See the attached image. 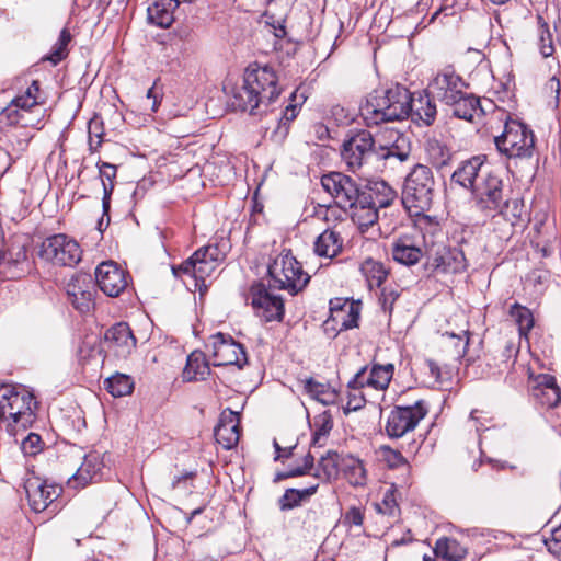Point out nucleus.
Returning <instances> with one entry per match:
<instances>
[{
    "label": "nucleus",
    "instance_id": "27",
    "mask_svg": "<svg viewBox=\"0 0 561 561\" xmlns=\"http://www.w3.org/2000/svg\"><path fill=\"white\" fill-rule=\"evenodd\" d=\"M105 340L122 357L128 356L136 348V337L126 322L111 327L105 333Z\"/></svg>",
    "mask_w": 561,
    "mask_h": 561
},
{
    "label": "nucleus",
    "instance_id": "19",
    "mask_svg": "<svg viewBox=\"0 0 561 561\" xmlns=\"http://www.w3.org/2000/svg\"><path fill=\"white\" fill-rule=\"evenodd\" d=\"M95 283L110 297H117L126 288V273L116 263L102 262L95 270Z\"/></svg>",
    "mask_w": 561,
    "mask_h": 561
},
{
    "label": "nucleus",
    "instance_id": "18",
    "mask_svg": "<svg viewBox=\"0 0 561 561\" xmlns=\"http://www.w3.org/2000/svg\"><path fill=\"white\" fill-rule=\"evenodd\" d=\"M66 291L72 306L85 313L94 305L95 283L89 274H76L67 283Z\"/></svg>",
    "mask_w": 561,
    "mask_h": 561
},
{
    "label": "nucleus",
    "instance_id": "31",
    "mask_svg": "<svg viewBox=\"0 0 561 561\" xmlns=\"http://www.w3.org/2000/svg\"><path fill=\"white\" fill-rule=\"evenodd\" d=\"M176 0H157L148 7V20L161 28H168L175 20Z\"/></svg>",
    "mask_w": 561,
    "mask_h": 561
},
{
    "label": "nucleus",
    "instance_id": "26",
    "mask_svg": "<svg viewBox=\"0 0 561 561\" xmlns=\"http://www.w3.org/2000/svg\"><path fill=\"white\" fill-rule=\"evenodd\" d=\"M306 100L307 98L302 93L299 94L298 90H295L290 94L289 102L283 110L282 115L278 118L277 125L272 133V138L275 141L280 142L287 137L290 124L298 116L301 106L306 102Z\"/></svg>",
    "mask_w": 561,
    "mask_h": 561
},
{
    "label": "nucleus",
    "instance_id": "8",
    "mask_svg": "<svg viewBox=\"0 0 561 561\" xmlns=\"http://www.w3.org/2000/svg\"><path fill=\"white\" fill-rule=\"evenodd\" d=\"M472 194L477 207L488 216H508L510 198L504 194V184L499 175L490 171L485 173L477 182Z\"/></svg>",
    "mask_w": 561,
    "mask_h": 561
},
{
    "label": "nucleus",
    "instance_id": "32",
    "mask_svg": "<svg viewBox=\"0 0 561 561\" xmlns=\"http://www.w3.org/2000/svg\"><path fill=\"white\" fill-rule=\"evenodd\" d=\"M456 98L454 103H448L447 106L451 107V113L455 117L473 122L476 116H480L483 110L480 105V99L466 91Z\"/></svg>",
    "mask_w": 561,
    "mask_h": 561
},
{
    "label": "nucleus",
    "instance_id": "13",
    "mask_svg": "<svg viewBox=\"0 0 561 561\" xmlns=\"http://www.w3.org/2000/svg\"><path fill=\"white\" fill-rule=\"evenodd\" d=\"M206 348L213 357L214 366L236 365L242 368L248 363L244 347L229 334H213L206 343Z\"/></svg>",
    "mask_w": 561,
    "mask_h": 561
},
{
    "label": "nucleus",
    "instance_id": "14",
    "mask_svg": "<svg viewBox=\"0 0 561 561\" xmlns=\"http://www.w3.org/2000/svg\"><path fill=\"white\" fill-rule=\"evenodd\" d=\"M250 305L254 314L264 322L282 321L284 318V301L280 296L274 295L262 283L250 288Z\"/></svg>",
    "mask_w": 561,
    "mask_h": 561
},
{
    "label": "nucleus",
    "instance_id": "43",
    "mask_svg": "<svg viewBox=\"0 0 561 561\" xmlns=\"http://www.w3.org/2000/svg\"><path fill=\"white\" fill-rule=\"evenodd\" d=\"M313 433L311 439V447H323L327 444L329 434L333 427L332 417L329 413L324 412L313 420Z\"/></svg>",
    "mask_w": 561,
    "mask_h": 561
},
{
    "label": "nucleus",
    "instance_id": "63",
    "mask_svg": "<svg viewBox=\"0 0 561 561\" xmlns=\"http://www.w3.org/2000/svg\"><path fill=\"white\" fill-rule=\"evenodd\" d=\"M308 472L309 471L307 469H305L304 466L297 467V468H293V469L288 470V474H289L290 478L305 476Z\"/></svg>",
    "mask_w": 561,
    "mask_h": 561
},
{
    "label": "nucleus",
    "instance_id": "35",
    "mask_svg": "<svg viewBox=\"0 0 561 561\" xmlns=\"http://www.w3.org/2000/svg\"><path fill=\"white\" fill-rule=\"evenodd\" d=\"M341 470L350 484L363 486L367 482V473L364 463L358 458L347 455L341 459Z\"/></svg>",
    "mask_w": 561,
    "mask_h": 561
},
{
    "label": "nucleus",
    "instance_id": "28",
    "mask_svg": "<svg viewBox=\"0 0 561 561\" xmlns=\"http://www.w3.org/2000/svg\"><path fill=\"white\" fill-rule=\"evenodd\" d=\"M396 197V191L388 183L374 181L362 187L359 203L375 205L377 208H386L391 205Z\"/></svg>",
    "mask_w": 561,
    "mask_h": 561
},
{
    "label": "nucleus",
    "instance_id": "25",
    "mask_svg": "<svg viewBox=\"0 0 561 561\" xmlns=\"http://www.w3.org/2000/svg\"><path fill=\"white\" fill-rule=\"evenodd\" d=\"M434 271L443 274H458L467 268V260L460 248H442L432 260Z\"/></svg>",
    "mask_w": 561,
    "mask_h": 561
},
{
    "label": "nucleus",
    "instance_id": "59",
    "mask_svg": "<svg viewBox=\"0 0 561 561\" xmlns=\"http://www.w3.org/2000/svg\"><path fill=\"white\" fill-rule=\"evenodd\" d=\"M353 391H354V393L350 392V396H348L347 409L356 411L365 404L366 400L362 392H359V394H357L355 390H353Z\"/></svg>",
    "mask_w": 561,
    "mask_h": 561
},
{
    "label": "nucleus",
    "instance_id": "21",
    "mask_svg": "<svg viewBox=\"0 0 561 561\" xmlns=\"http://www.w3.org/2000/svg\"><path fill=\"white\" fill-rule=\"evenodd\" d=\"M392 259L402 265L412 266L423 257L422 242L414 236L402 234L391 244Z\"/></svg>",
    "mask_w": 561,
    "mask_h": 561
},
{
    "label": "nucleus",
    "instance_id": "22",
    "mask_svg": "<svg viewBox=\"0 0 561 561\" xmlns=\"http://www.w3.org/2000/svg\"><path fill=\"white\" fill-rule=\"evenodd\" d=\"M484 156H474L462 161L451 174V181L463 188H476L477 182L489 171L484 167Z\"/></svg>",
    "mask_w": 561,
    "mask_h": 561
},
{
    "label": "nucleus",
    "instance_id": "11",
    "mask_svg": "<svg viewBox=\"0 0 561 561\" xmlns=\"http://www.w3.org/2000/svg\"><path fill=\"white\" fill-rule=\"evenodd\" d=\"M80 244L64 233L46 238L39 250V256L61 266H75L81 261Z\"/></svg>",
    "mask_w": 561,
    "mask_h": 561
},
{
    "label": "nucleus",
    "instance_id": "1",
    "mask_svg": "<svg viewBox=\"0 0 561 561\" xmlns=\"http://www.w3.org/2000/svg\"><path fill=\"white\" fill-rule=\"evenodd\" d=\"M435 99L430 92L413 98L401 84H394L385 91H374L360 106V115L368 126L410 117L419 125L431 126L437 115Z\"/></svg>",
    "mask_w": 561,
    "mask_h": 561
},
{
    "label": "nucleus",
    "instance_id": "36",
    "mask_svg": "<svg viewBox=\"0 0 561 561\" xmlns=\"http://www.w3.org/2000/svg\"><path fill=\"white\" fill-rule=\"evenodd\" d=\"M210 368L202 352H193L188 355L183 370V378L186 381L205 379Z\"/></svg>",
    "mask_w": 561,
    "mask_h": 561
},
{
    "label": "nucleus",
    "instance_id": "40",
    "mask_svg": "<svg viewBox=\"0 0 561 561\" xmlns=\"http://www.w3.org/2000/svg\"><path fill=\"white\" fill-rule=\"evenodd\" d=\"M508 316L513 319L518 328L520 336L527 337L530 330L534 328L535 319L531 310L518 302L511 305Z\"/></svg>",
    "mask_w": 561,
    "mask_h": 561
},
{
    "label": "nucleus",
    "instance_id": "15",
    "mask_svg": "<svg viewBox=\"0 0 561 561\" xmlns=\"http://www.w3.org/2000/svg\"><path fill=\"white\" fill-rule=\"evenodd\" d=\"M376 153L375 140L368 130H358L344 140L341 157L352 171L358 170Z\"/></svg>",
    "mask_w": 561,
    "mask_h": 561
},
{
    "label": "nucleus",
    "instance_id": "20",
    "mask_svg": "<svg viewBox=\"0 0 561 561\" xmlns=\"http://www.w3.org/2000/svg\"><path fill=\"white\" fill-rule=\"evenodd\" d=\"M24 489L31 508L41 513L51 504L61 492L56 484H48L39 478H31L25 481Z\"/></svg>",
    "mask_w": 561,
    "mask_h": 561
},
{
    "label": "nucleus",
    "instance_id": "17",
    "mask_svg": "<svg viewBox=\"0 0 561 561\" xmlns=\"http://www.w3.org/2000/svg\"><path fill=\"white\" fill-rule=\"evenodd\" d=\"M394 366L392 364L373 365L368 370L365 366L360 368L355 376L348 381L351 390L359 391L364 387L376 390H386L393 377Z\"/></svg>",
    "mask_w": 561,
    "mask_h": 561
},
{
    "label": "nucleus",
    "instance_id": "30",
    "mask_svg": "<svg viewBox=\"0 0 561 561\" xmlns=\"http://www.w3.org/2000/svg\"><path fill=\"white\" fill-rule=\"evenodd\" d=\"M332 319L340 322V330H350L358 327L359 306L347 299L335 298L330 300Z\"/></svg>",
    "mask_w": 561,
    "mask_h": 561
},
{
    "label": "nucleus",
    "instance_id": "56",
    "mask_svg": "<svg viewBox=\"0 0 561 561\" xmlns=\"http://www.w3.org/2000/svg\"><path fill=\"white\" fill-rule=\"evenodd\" d=\"M343 523L347 526H362L364 523V513L360 508L353 506L344 515Z\"/></svg>",
    "mask_w": 561,
    "mask_h": 561
},
{
    "label": "nucleus",
    "instance_id": "34",
    "mask_svg": "<svg viewBox=\"0 0 561 561\" xmlns=\"http://www.w3.org/2000/svg\"><path fill=\"white\" fill-rule=\"evenodd\" d=\"M343 247V239L333 229H325L314 241V252L319 256L332 259L336 256Z\"/></svg>",
    "mask_w": 561,
    "mask_h": 561
},
{
    "label": "nucleus",
    "instance_id": "24",
    "mask_svg": "<svg viewBox=\"0 0 561 561\" xmlns=\"http://www.w3.org/2000/svg\"><path fill=\"white\" fill-rule=\"evenodd\" d=\"M531 397L541 408L551 409L561 402V389L553 376L539 375L536 385L531 388Z\"/></svg>",
    "mask_w": 561,
    "mask_h": 561
},
{
    "label": "nucleus",
    "instance_id": "60",
    "mask_svg": "<svg viewBox=\"0 0 561 561\" xmlns=\"http://www.w3.org/2000/svg\"><path fill=\"white\" fill-rule=\"evenodd\" d=\"M273 446L276 451L275 460H279L280 458H289L293 455V450L295 446L282 448L280 445L274 439Z\"/></svg>",
    "mask_w": 561,
    "mask_h": 561
},
{
    "label": "nucleus",
    "instance_id": "42",
    "mask_svg": "<svg viewBox=\"0 0 561 561\" xmlns=\"http://www.w3.org/2000/svg\"><path fill=\"white\" fill-rule=\"evenodd\" d=\"M305 390L323 405L334 404L337 400V392L329 385L316 381L309 378L305 381Z\"/></svg>",
    "mask_w": 561,
    "mask_h": 561
},
{
    "label": "nucleus",
    "instance_id": "38",
    "mask_svg": "<svg viewBox=\"0 0 561 561\" xmlns=\"http://www.w3.org/2000/svg\"><path fill=\"white\" fill-rule=\"evenodd\" d=\"M378 209L375 205H365L356 203V206L348 208L354 224L358 226L362 232L374 226L378 220Z\"/></svg>",
    "mask_w": 561,
    "mask_h": 561
},
{
    "label": "nucleus",
    "instance_id": "33",
    "mask_svg": "<svg viewBox=\"0 0 561 561\" xmlns=\"http://www.w3.org/2000/svg\"><path fill=\"white\" fill-rule=\"evenodd\" d=\"M104 462L102 456L98 451H91L85 455L81 466L73 474L75 481H79L82 485L89 482L98 481L102 476Z\"/></svg>",
    "mask_w": 561,
    "mask_h": 561
},
{
    "label": "nucleus",
    "instance_id": "29",
    "mask_svg": "<svg viewBox=\"0 0 561 561\" xmlns=\"http://www.w3.org/2000/svg\"><path fill=\"white\" fill-rule=\"evenodd\" d=\"M388 139L389 142L380 145L376 154L385 160L394 158L400 162L407 161L411 154L409 138L398 130H389Z\"/></svg>",
    "mask_w": 561,
    "mask_h": 561
},
{
    "label": "nucleus",
    "instance_id": "44",
    "mask_svg": "<svg viewBox=\"0 0 561 561\" xmlns=\"http://www.w3.org/2000/svg\"><path fill=\"white\" fill-rule=\"evenodd\" d=\"M360 270L366 277L370 288L374 286L380 287L388 276V270L386 266L373 259H367L363 262Z\"/></svg>",
    "mask_w": 561,
    "mask_h": 561
},
{
    "label": "nucleus",
    "instance_id": "6",
    "mask_svg": "<svg viewBox=\"0 0 561 561\" xmlns=\"http://www.w3.org/2000/svg\"><path fill=\"white\" fill-rule=\"evenodd\" d=\"M267 273L273 287L287 290L290 295H297L310 280L290 250H283L268 265Z\"/></svg>",
    "mask_w": 561,
    "mask_h": 561
},
{
    "label": "nucleus",
    "instance_id": "39",
    "mask_svg": "<svg viewBox=\"0 0 561 561\" xmlns=\"http://www.w3.org/2000/svg\"><path fill=\"white\" fill-rule=\"evenodd\" d=\"M425 153L427 160L437 169H440L451 160L450 149L440 140L430 138L425 144Z\"/></svg>",
    "mask_w": 561,
    "mask_h": 561
},
{
    "label": "nucleus",
    "instance_id": "54",
    "mask_svg": "<svg viewBox=\"0 0 561 561\" xmlns=\"http://www.w3.org/2000/svg\"><path fill=\"white\" fill-rule=\"evenodd\" d=\"M96 165L99 168V175L102 181L103 191H105V185L106 186L108 184L114 185V180L116 178L117 168H116V165H114L112 163L101 162V161H99L96 163Z\"/></svg>",
    "mask_w": 561,
    "mask_h": 561
},
{
    "label": "nucleus",
    "instance_id": "4",
    "mask_svg": "<svg viewBox=\"0 0 561 561\" xmlns=\"http://www.w3.org/2000/svg\"><path fill=\"white\" fill-rule=\"evenodd\" d=\"M37 401L22 385H0V417L27 428L36 419Z\"/></svg>",
    "mask_w": 561,
    "mask_h": 561
},
{
    "label": "nucleus",
    "instance_id": "52",
    "mask_svg": "<svg viewBox=\"0 0 561 561\" xmlns=\"http://www.w3.org/2000/svg\"><path fill=\"white\" fill-rule=\"evenodd\" d=\"M380 455L389 468H398L408 463L399 450L392 449L389 446H381Z\"/></svg>",
    "mask_w": 561,
    "mask_h": 561
},
{
    "label": "nucleus",
    "instance_id": "7",
    "mask_svg": "<svg viewBox=\"0 0 561 561\" xmlns=\"http://www.w3.org/2000/svg\"><path fill=\"white\" fill-rule=\"evenodd\" d=\"M497 150L507 158L529 159L535 152L534 131L523 122L508 118L504 130L494 138Z\"/></svg>",
    "mask_w": 561,
    "mask_h": 561
},
{
    "label": "nucleus",
    "instance_id": "3",
    "mask_svg": "<svg viewBox=\"0 0 561 561\" xmlns=\"http://www.w3.org/2000/svg\"><path fill=\"white\" fill-rule=\"evenodd\" d=\"M435 179L432 170L424 164H416L404 180L402 204L412 216H420L430 210L435 196Z\"/></svg>",
    "mask_w": 561,
    "mask_h": 561
},
{
    "label": "nucleus",
    "instance_id": "57",
    "mask_svg": "<svg viewBox=\"0 0 561 561\" xmlns=\"http://www.w3.org/2000/svg\"><path fill=\"white\" fill-rule=\"evenodd\" d=\"M4 260H8V262L12 263H20L22 261L26 260V249L24 245H18L16 247V253L13 254V252L10 250L8 253H0V263Z\"/></svg>",
    "mask_w": 561,
    "mask_h": 561
},
{
    "label": "nucleus",
    "instance_id": "53",
    "mask_svg": "<svg viewBox=\"0 0 561 561\" xmlns=\"http://www.w3.org/2000/svg\"><path fill=\"white\" fill-rule=\"evenodd\" d=\"M42 438L38 434L30 433L21 443V450L25 456H35L42 450Z\"/></svg>",
    "mask_w": 561,
    "mask_h": 561
},
{
    "label": "nucleus",
    "instance_id": "50",
    "mask_svg": "<svg viewBox=\"0 0 561 561\" xmlns=\"http://www.w3.org/2000/svg\"><path fill=\"white\" fill-rule=\"evenodd\" d=\"M378 513L396 518L399 514V505L396 501L393 491H387L381 502L376 503Z\"/></svg>",
    "mask_w": 561,
    "mask_h": 561
},
{
    "label": "nucleus",
    "instance_id": "23",
    "mask_svg": "<svg viewBox=\"0 0 561 561\" xmlns=\"http://www.w3.org/2000/svg\"><path fill=\"white\" fill-rule=\"evenodd\" d=\"M214 435L216 442L225 449H231L237 446L240 438L239 414L230 409L222 411Z\"/></svg>",
    "mask_w": 561,
    "mask_h": 561
},
{
    "label": "nucleus",
    "instance_id": "49",
    "mask_svg": "<svg viewBox=\"0 0 561 561\" xmlns=\"http://www.w3.org/2000/svg\"><path fill=\"white\" fill-rule=\"evenodd\" d=\"M71 41V34L67 28H62L58 41L53 46L50 54L47 56V60L57 65L68 55L67 46Z\"/></svg>",
    "mask_w": 561,
    "mask_h": 561
},
{
    "label": "nucleus",
    "instance_id": "10",
    "mask_svg": "<svg viewBox=\"0 0 561 561\" xmlns=\"http://www.w3.org/2000/svg\"><path fill=\"white\" fill-rule=\"evenodd\" d=\"M321 185L334 199L335 205L344 211L356 206L362 198V186L356 180L342 172H330L322 175Z\"/></svg>",
    "mask_w": 561,
    "mask_h": 561
},
{
    "label": "nucleus",
    "instance_id": "9",
    "mask_svg": "<svg viewBox=\"0 0 561 561\" xmlns=\"http://www.w3.org/2000/svg\"><path fill=\"white\" fill-rule=\"evenodd\" d=\"M225 260V254L218 245L209 244L199 248L194 254L179 266H173L175 276L180 273L194 277L196 286H205V280L211 277L220 263Z\"/></svg>",
    "mask_w": 561,
    "mask_h": 561
},
{
    "label": "nucleus",
    "instance_id": "16",
    "mask_svg": "<svg viewBox=\"0 0 561 561\" xmlns=\"http://www.w3.org/2000/svg\"><path fill=\"white\" fill-rule=\"evenodd\" d=\"M467 89L465 80L456 73L451 67H446L432 79L427 91L433 99L447 105L454 103L456 98H460Z\"/></svg>",
    "mask_w": 561,
    "mask_h": 561
},
{
    "label": "nucleus",
    "instance_id": "64",
    "mask_svg": "<svg viewBox=\"0 0 561 561\" xmlns=\"http://www.w3.org/2000/svg\"><path fill=\"white\" fill-rule=\"evenodd\" d=\"M313 465H314V457L311 453H308L305 457H304V467L305 469H307L308 471H310L312 468H313Z\"/></svg>",
    "mask_w": 561,
    "mask_h": 561
},
{
    "label": "nucleus",
    "instance_id": "45",
    "mask_svg": "<svg viewBox=\"0 0 561 561\" xmlns=\"http://www.w3.org/2000/svg\"><path fill=\"white\" fill-rule=\"evenodd\" d=\"M106 390L115 398L128 396L134 390L131 377L124 374H115L105 380Z\"/></svg>",
    "mask_w": 561,
    "mask_h": 561
},
{
    "label": "nucleus",
    "instance_id": "2",
    "mask_svg": "<svg viewBox=\"0 0 561 561\" xmlns=\"http://www.w3.org/2000/svg\"><path fill=\"white\" fill-rule=\"evenodd\" d=\"M280 92L278 77L272 67L250 65L245 69L242 85L233 90L231 104L250 115L261 116L270 111L268 107Z\"/></svg>",
    "mask_w": 561,
    "mask_h": 561
},
{
    "label": "nucleus",
    "instance_id": "55",
    "mask_svg": "<svg viewBox=\"0 0 561 561\" xmlns=\"http://www.w3.org/2000/svg\"><path fill=\"white\" fill-rule=\"evenodd\" d=\"M444 336L449 337L455 341L454 346L456 350V354L461 356L466 353L467 347L469 345V331L462 330L459 334L446 332Z\"/></svg>",
    "mask_w": 561,
    "mask_h": 561
},
{
    "label": "nucleus",
    "instance_id": "62",
    "mask_svg": "<svg viewBox=\"0 0 561 561\" xmlns=\"http://www.w3.org/2000/svg\"><path fill=\"white\" fill-rule=\"evenodd\" d=\"M147 99L148 100H152V104H151V111L152 112H157L158 111V107H159V104H160V99H159V94L156 92V88L154 85L151 87L148 92H147Z\"/></svg>",
    "mask_w": 561,
    "mask_h": 561
},
{
    "label": "nucleus",
    "instance_id": "61",
    "mask_svg": "<svg viewBox=\"0 0 561 561\" xmlns=\"http://www.w3.org/2000/svg\"><path fill=\"white\" fill-rule=\"evenodd\" d=\"M113 190H114V185L108 184L107 186L105 185V191H103L102 208H103L104 215H107V213L110 210L111 195L113 193Z\"/></svg>",
    "mask_w": 561,
    "mask_h": 561
},
{
    "label": "nucleus",
    "instance_id": "12",
    "mask_svg": "<svg viewBox=\"0 0 561 561\" xmlns=\"http://www.w3.org/2000/svg\"><path fill=\"white\" fill-rule=\"evenodd\" d=\"M427 414L423 400L412 405H396L389 413L386 422V433L390 438H401L413 431Z\"/></svg>",
    "mask_w": 561,
    "mask_h": 561
},
{
    "label": "nucleus",
    "instance_id": "46",
    "mask_svg": "<svg viewBox=\"0 0 561 561\" xmlns=\"http://www.w3.org/2000/svg\"><path fill=\"white\" fill-rule=\"evenodd\" d=\"M339 466H341V462H339L337 453L329 450L324 456H321L319 460L318 467L320 473H318L317 477L329 481L336 477Z\"/></svg>",
    "mask_w": 561,
    "mask_h": 561
},
{
    "label": "nucleus",
    "instance_id": "58",
    "mask_svg": "<svg viewBox=\"0 0 561 561\" xmlns=\"http://www.w3.org/2000/svg\"><path fill=\"white\" fill-rule=\"evenodd\" d=\"M522 208L523 205L518 199H510V207H508V216L505 217L507 220L512 221V225H515V222L520 218L522 216Z\"/></svg>",
    "mask_w": 561,
    "mask_h": 561
},
{
    "label": "nucleus",
    "instance_id": "41",
    "mask_svg": "<svg viewBox=\"0 0 561 561\" xmlns=\"http://www.w3.org/2000/svg\"><path fill=\"white\" fill-rule=\"evenodd\" d=\"M319 483H314L305 489H287L279 499V507L282 511H288L299 506L304 501L308 500L318 490Z\"/></svg>",
    "mask_w": 561,
    "mask_h": 561
},
{
    "label": "nucleus",
    "instance_id": "5",
    "mask_svg": "<svg viewBox=\"0 0 561 561\" xmlns=\"http://www.w3.org/2000/svg\"><path fill=\"white\" fill-rule=\"evenodd\" d=\"M44 102L39 81L32 80L1 111L0 118L10 126L35 127L41 121L31 116L35 111L39 112L38 106Z\"/></svg>",
    "mask_w": 561,
    "mask_h": 561
},
{
    "label": "nucleus",
    "instance_id": "37",
    "mask_svg": "<svg viewBox=\"0 0 561 561\" xmlns=\"http://www.w3.org/2000/svg\"><path fill=\"white\" fill-rule=\"evenodd\" d=\"M434 553L447 561H461L467 554V549L456 539L443 537L436 541Z\"/></svg>",
    "mask_w": 561,
    "mask_h": 561
},
{
    "label": "nucleus",
    "instance_id": "47",
    "mask_svg": "<svg viewBox=\"0 0 561 561\" xmlns=\"http://www.w3.org/2000/svg\"><path fill=\"white\" fill-rule=\"evenodd\" d=\"M537 24L539 27V50L542 57L548 58L554 53L552 34L549 24L540 14L537 15Z\"/></svg>",
    "mask_w": 561,
    "mask_h": 561
},
{
    "label": "nucleus",
    "instance_id": "51",
    "mask_svg": "<svg viewBox=\"0 0 561 561\" xmlns=\"http://www.w3.org/2000/svg\"><path fill=\"white\" fill-rule=\"evenodd\" d=\"M399 296H400V293L398 291V289L396 287L385 286L383 288H381V291H380V295L378 298V302H379L381 309L383 310V312L391 314L393 305L397 301V299L399 298Z\"/></svg>",
    "mask_w": 561,
    "mask_h": 561
},
{
    "label": "nucleus",
    "instance_id": "48",
    "mask_svg": "<svg viewBox=\"0 0 561 561\" xmlns=\"http://www.w3.org/2000/svg\"><path fill=\"white\" fill-rule=\"evenodd\" d=\"M89 131V150L93 153L96 152L103 142L104 126L100 116L94 115L88 125Z\"/></svg>",
    "mask_w": 561,
    "mask_h": 561
}]
</instances>
